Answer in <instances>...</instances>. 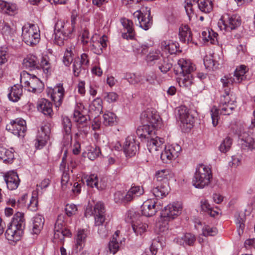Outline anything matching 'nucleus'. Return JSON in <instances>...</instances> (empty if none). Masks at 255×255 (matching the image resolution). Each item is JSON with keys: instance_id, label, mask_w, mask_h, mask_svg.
Returning <instances> with one entry per match:
<instances>
[{"instance_id": "19", "label": "nucleus", "mask_w": 255, "mask_h": 255, "mask_svg": "<svg viewBox=\"0 0 255 255\" xmlns=\"http://www.w3.org/2000/svg\"><path fill=\"white\" fill-rule=\"evenodd\" d=\"M4 179L8 189L13 190L18 187L20 180L16 172L13 171L7 172L4 175Z\"/></svg>"}, {"instance_id": "57", "label": "nucleus", "mask_w": 255, "mask_h": 255, "mask_svg": "<svg viewBox=\"0 0 255 255\" xmlns=\"http://www.w3.org/2000/svg\"><path fill=\"white\" fill-rule=\"evenodd\" d=\"M109 248L111 253L113 254H116L119 250V243L115 237H113L112 240L111 241L109 244Z\"/></svg>"}, {"instance_id": "38", "label": "nucleus", "mask_w": 255, "mask_h": 255, "mask_svg": "<svg viewBox=\"0 0 255 255\" xmlns=\"http://www.w3.org/2000/svg\"><path fill=\"white\" fill-rule=\"evenodd\" d=\"M103 123L106 126H113L117 123V117L115 114L108 112L103 115Z\"/></svg>"}, {"instance_id": "1", "label": "nucleus", "mask_w": 255, "mask_h": 255, "mask_svg": "<svg viewBox=\"0 0 255 255\" xmlns=\"http://www.w3.org/2000/svg\"><path fill=\"white\" fill-rule=\"evenodd\" d=\"M141 120L143 125L138 128L136 130L137 135L147 140V147L150 152L161 149L164 140L155 134V130L162 126L159 115L156 113L146 111L142 114Z\"/></svg>"}, {"instance_id": "25", "label": "nucleus", "mask_w": 255, "mask_h": 255, "mask_svg": "<svg viewBox=\"0 0 255 255\" xmlns=\"http://www.w3.org/2000/svg\"><path fill=\"white\" fill-rule=\"evenodd\" d=\"M179 37L181 41L189 43L192 42V34L187 25H182L179 29Z\"/></svg>"}, {"instance_id": "23", "label": "nucleus", "mask_w": 255, "mask_h": 255, "mask_svg": "<svg viewBox=\"0 0 255 255\" xmlns=\"http://www.w3.org/2000/svg\"><path fill=\"white\" fill-rule=\"evenodd\" d=\"M170 187L168 183H158L152 190L153 194L157 198H163L169 193Z\"/></svg>"}, {"instance_id": "41", "label": "nucleus", "mask_w": 255, "mask_h": 255, "mask_svg": "<svg viewBox=\"0 0 255 255\" xmlns=\"http://www.w3.org/2000/svg\"><path fill=\"white\" fill-rule=\"evenodd\" d=\"M102 109V101L100 98H97L90 105L89 111L90 113L94 112L95 116H97L101 113Z\"/></svg>"}, {"instance_id": "61", "label": "nucleus", "mask_w": 255, "mask_h": 255, "mask_svg": "<svg viewBox=\"0 0 255 255\" xmlns=\"http://www.w3.org/2000/svg\"><path fill=\"white\" fill-rule=\"evenodd\" d=\"M104 99L109 103L114 102L117 101L118 96L117 93L115 92H109L105 94Z\"/></svg>"}, {"instance_id": "36", "label": "nucleus", "mask_w": 255, "mask_h": 255, "mask_svg": "<svg viewBox=\"0 0 255 255\" xmlns=\"http://www.w3.org/2000/svg\"><path fill=\"white\" fill-rule=\"evenodd\" d=\"M156 66L162 73L165 74L170 70L172 64L168 57L163 56L162 58H160V61Z\"/></svg>"}, {"instance_id": "9", "label": "nucleus", "mask_w": 255, "mask_h": 255, "mask_svg": "<svg viewBox=\"0 0 255 255\" xmlns=\"http://www.w3.org/2000/svg\"><path fill=\"white\" fill-rule=\"evenodd\" d=\"M67 25L64 21L58 20L56 22L54 27L55 42L60 46L63 44L64 40L71 33V29L67 28Z\"/></svg>"}, {"instance_id": "43", "label": "nucleus", "mask_w": 255, "mask_h": 255, "mask_svg": "<svg viewBox=\"0 0 255 255\" xmlns=\"http://www.w3.org/2000/svg\"><path fill=\"white\" fill-rule=\"evenodd\" d=\"M60 217L59 216L55 225L54 238L55 240H58L61 243H63L64 240V237L62 232L60 230V225H61V222L59 219Z\"/></svg>"}, {"instance_id": "47", "label": "nucleus", "mask_w": 255, "mask_h": 255, "mask_svg": "<svg viewBox=\"0 0 255 255\" xmlns=\"http://www.w3.org/2000/svg\"><path fill=\"white\" fill-rule=\"evenodd\" d=\"M37 193L36 191L32 192V196L28 205V208L31 211H36L38 207Z\"/></svg>"}, {"instance_id": "13", "label": "nucleus", "mask_w": 255, "mask_h": 255, "mask_svg": "<svg viewBox=\"0 0 255 255\" xmlns=\"http://www.w3.org/2000/svg\"><path fill=\"white\" fill-rule=\"evenodd\" d=\"M221 19L223 26H220L221 28L224 29L226 31H231L238 28L241 25V17L236 14L230 15L226 14Z\"/></svg>"}, {"instance_id": "33", "label": "nucleus", "mask_w": 255, "mask_h": 255, "mask_svg": "<svg viewBox=\"0 0 255 255\" xmlns=\"http://www.w3.org/2000/svg\"><path fill=\"white\" fill-rule=\"evenodd\" d=\"M23 64L24 66L30 70L35 69H39V62L37 58L34 55H29L24 58Z\"/></svg>"}, {"instance_id": "7", "label": "nucleus", "mask_w": 255, "mask_h": 255, "mask_svg": "<svg viewBox=\"0 0 255 255\" xmlns=\"http://www.w3.org/2000/svg\"><path fill=\"white\" fill-rule=\"evenodd\" d=\"M20 82L28 91L34 93H40L43 88L42 82L38 78L25 72L21 75Z\"/></svg>"}, {"instance_id": "20", "label": "nucleus", "mask_w": 255, "mask_h": 255, "mask_svg": "<svg viewBox=\"0 0 255 255\" xmlns=\"http://www.w3.org/2000/svg\"><path fill=\"white\" fill-rule=\"evenodd\" d=\"M105 210L104 204L98 202L95 205V224L96 226L103 225L105 221Z\"/></svg>"}, {"instance_id": "48", "label": "nucleus", "mask_w": 255, "mask_h": 255, "mask_svg": "<svg viewBox=\"0 0 255 255\" xmlns=\"http://www.w3.org/2000/svg\"><path fill=\"white\" fill-rule=\"evenodd\" d=\"M204 64L205 67L209 70H214L218 68V65L216 61L212 57L206 56L204 59Z\"/></svg>"}, {"instance_id": "58", "label": "nucleus", "mask_w": 255, "mask_h": 255, "mask_svg": "<svg viewBox=\"0 0 255 255\" xmlns=\"http://www.w3.org/2000/svg\"><path fill=\"white\" fill-rule=\"evenodd\" d=\"M63 129L64 131L65 132V133L69 136L71 133V126L72 124L69 120L67 117L64 118L63 119Z\"/></svg>"}, {"instance_id": "5", "label": "nucleus", "mask_w": 255, "mask_h": 255, "mask_svg": "<svg viewBox=\"0 0 255 255\" xmlns=\"http://www.w3.org/2000/svg\"><path fill=\"white\" fill-rule=\"evenodd\" d=\"M22 37L23 41L27 45H36L40 40V30L38 27L33 24H25L22 28Z\"/></svg>"}, {"instance_id": "15", "label": "nucleus", "mask_w": 255, "mask_h": 255, "mask_svg": "<svg viewBox=\"0 0 255 255\" xmlns=\"http://www.w3.org/2000/svg\"><path fill=\"white\" fill-rule=\"evenodd\" d=\"M50 130L47 126H42L38 131L35 139V146L36 149H41L49 138Z\"/></svg>"}, {"instance_id": "26", "label": "nucleus", "mask_w": 255, "mask_h": 255, "mask_svg": "<svg viewBox=\"0 0 255 255\" xmlns=\"http://www.w3.org/2000/svg\"><path fill=\"white\" fill-rule=\"evenodd\" d=\"M0 10L8 15H13L17 13L18 8L15 3L0 0Z\"/></svg>"}, {"instance_id": "50", "label": "nucleus", "mask_w": 255, "mask_h": 255, "mask_svg": "<svg viewBox=\"0 0 255 255\" xmlns=\"http://www.w3.org/2000/svg\"><path fill=\"white\" fill-rule=\"evenodd\" d=\"M127 197H128V196H127V193L121 191H117L115 193L114 200L117 203H126L129 202L128 199L127 198Z\"/></svg>"}, {"instance_id": "34", "label": "nucleus", "mask_w": 255, "mask_h": 255, "mask_svg": "<svg viewBox=\"0 0 255 255\" xmlns=\"http://www.w3.org/2000/svg\"><path fill=\"white\" fill-rule=\"evenodd\" d=\"M177 242L180 245L190 246H193L195 241V236L191 233H187L180 238H177Z\"/></svg>"}, {"instance_id": "11", "label": "nucleus", "mask_w": 255, "mask_h": 255, "mask_svg": "<svg viewBox=\"0 0 255 255\" xmlns=\"http://www.w3.org/2000/svg\"><path fill=\"white\" fill-rule=\"evenodd\" d=\"M177 115L183 125H185L187 129H191L194 123V117L191 111L185 106L177 108Z\"/></svg>"}, {"instance_id": "27", "label": "nucleus", "mask_w": 255, "mask_h": 255, "mask_svg": "<svg viewBox=\"0 0 255 255\" xmlns=\"http://www.w3.org/2000/svg\"><path fill=\"white\" fill-rule=\"evenodd\" d=\"M121 23L127 31V33H123V37L126 39H132L134 35L132 21L125 18L121 19Z\"/></svg>"}, {"instance_id": "2", "label": "nucleus", "mask_w": 255, "mask_h": 255, "mask_svg": "<svg viewBox=\"0 0 255 255\" xmlns=\"http://www.w3.org/2000/svg\"><path fill=\"white\" fill-rule=\"evenodd\" d=\"M236 106L235 101L232 100L230 96V90L225 89V95L221 96L219 109L214 106L211 109L213 126L216 127L218 124L219 111L221 114L229 115L232 113Z\"/></svg>"}, {"instance_id": "8", "label": "nucleus", "mask_w": 255, "mask_h": 255, "mask_svg": "<svg viewBox=\"0 0 255 255\" xmlns=\"http://www.w3.org/2000/svg\"><path fill=\"white\" fill-rule=\"evenodd\" d=\"M163 205L158 199H148L141 206V212L146 217H151L162 209Z\"/></svg>"}, {"instance_id": "55", "label": "nucleus", "mask_w": 255, "mask_h": 255, "mask_svg": "<svg viewBox=\"0 0 255 255\" xmlns=\"http://www.w3.org/2000/svg\"><path fill=\"white\" fill-rule=\"evenodd\" d=\"M125 78L131 84H135L140 81V77L133 73H127Z\"/></svg>"}, {"instance_id": "52", "label": "nucleus", "mask_w": 255, "mask_h": 255, "mask_svg": "<svg viewBox=\"0 0 255 255\" xmlns=\"http://www.w3.org/2000/svg\"><path fill=\"white\" fill-rule=\"evenodd\" d=\"M73 52L72 48H67L64 53L63 57V63L65 66H68L73 61Z\"/></svg>"}, {"instance_id": "3", "label": "nucleus", "mask_w": 255, "mask_h": 255, "mask_svg": "<svg viewBox=\"0 0 255 255\" xmlns=\"http://www.w3.org/2000/svg\"><path fill=\"white\" fill-rule=\"evenodd\" d=\"M25 220L24 214L20 212L15 213L10 225L5 233L7 240L16 242L21 239L25 228Z\"/></svg>"}, {"instance_id": "24", "label": "nucleus", "mask_w": 255, "mask_h": 255, "mask_svg": "<svg viewBox=\"0 0 255 255\" xmlns=\"http://www.w3.org/2000/svg\"><path fill=\"white\" fill-rule=\"evenodd\" d=\"M85 111L86 110L85 109L82 104L80 103L77 105L73 114V119L75 122L83 124L87 120V117L85 115L86 113Z\"/></svg>"}, {"instance_id": "53", "label": "nucleus", "mask_w": 255, "mask_h": 255, "mask_svg": "<svg viewBox=\"0 0 255 255\" xmlns=\"http://www.w3.org/2000/svg\"><path fill=\"white\" fill-rule=\"evenodd\" d=\"M101 153V150L99 147H92L88 152V157L91 160H94L98 157Z\"/></svg>"}, {"instance_id": "18", "label": "nucleus", "mask_w": 255, "mask_h": 255, "mask_svg": "<svg viewBox=\"0 0 255 255\" xmlns=\"http://www.w3.org/2000/svg\"><path fill=\"white\" fill-rule=\"evenodd\" d=\"M195 68L192 63L183 58L178 60L177 64L175 65V71L176 74H191Z\"/></svg>"}, {"instance_id": "60", "label": "nucleus", "mask_w": 255, "mask_h": 255, "mask_svg": "<svg viewBox=\"0 0 255 255\" xmlns=\"http://www.w3.org/2000/svg\"><path fill=\"white\" fill-rule=\"evenodd\" d=\"M14 30L8 24L4 22L2 24L1 33L3 35L9 36L12 34Z\"/></svg>"}, {"instance_id": "28", "label": "nucleus", "mask_w": 255, "mask_h": 255, "mask_svg": "<svg viewBox=\"0 0 255 255\" xmlns=\"http://www.w3.org/2000/svg\"><path fill=\"white\" fill-rule=\"evenodd\" d=\"M0 159L5 163H11L14 159L13 149H8L0 146Z\"/></svg>"}, {"instance_id": "22", "label": "nucleus", "mask_w": 255, "mask_h": 255, "mask_svg": "<svg viewBox=\"0 0 255 255\" xmlns=\"http://www.w3.org/2000/svg\"><path fill=\"white\" fill-rule=\"evenodd\" d=\"M37 108L45 115L51 117L53 114L52 104L46 99H41L38 101Z\"/></svg>"}, {"instance_id": "63", "label": "nucleus", "mask_w": 255, "mask_h": 255, "mask_svg": "<svg viewBox=\"0 0 255 255\" xmlns=\"http://www.w3.org/2000/svg\"><path fill=\"white\" fill-rule=\"evenodd\" d=\"M103 48L101 46L100 43L94 42L92 45L91 49L96 54L100 55L103 53Z\"/></svg>"}, {"instance_id": "40", "label": "nucleus", "mask_w": 255, "mask_h": 255, "mask_svg": "<svg viewBox=\"0 0 255 255\" xmlns=\"http://www.w3.org/2000/svg\"><path fill=\"white\" fill-rule=\"evenodd\" d=\"M218 34L212 30L206 29L202 32V38L205 41H210L212 44H215L217 41Z\"/></svg>"}, {"instance_id": "37", "label": "nucleus", "mask_w": 255, "mask_h": 255, "mask_svg": "<svg viewBox=\"0 0 255 255\" xmlns=\"http://www.w3.org/2000/svg\"><path fill=\"white\" fill-rule=\"evenodd\" d=\"M163 56L160 52L157 51H150L146 56V61L150 65H156L160 60V58H162Z\"/></svg>"}, {"instance_id": "14", "label": "nucleus", "mask_w": 255, "mask_h": 255, "mask_svg": "<svg viewBox=\"0 0 255 255\" xmlns=\"http://www.w3.org/2000/svg\"><path fill=\"white\" fill-rule=\"evenodd\" d=\"M148 15L147 17L139 10L136 11L133 13V15L135 19H137L138 23L136 25L143 29L144 30L148 29L152 24V17L150 16V10H148Z\"/></svg>"}, {"instance_id": "17", "label": "nucleus", "mask_w": 255, "mask_h": 255, "mask_svg": "<svg viewBox=\"0 0 255 255\" xmlns=\"http://www.w3.org/2000/svg\"><path fill=\"white\" fill-rule=\"evenodd\" d=\"M239 142L242 150L244 151H252L255 149V139L247 133H244L240 136Z\"/></svg>"}, {"instance_id": "29", "label": "nucleus", "mask_w": 255, "mask_h": 255, "mask_svg": "<svg viewBox=\"0 0 255 255\" xmlns=\"http://www.w3.org/2000/svg\"><path fill=\"white\" fill-rule=\"evenodd\" d=\"M177 81L180 87H184L187 88L190 87L193 83L192 75L191 74H178Z\"/></svg>"}, {"instance_id": "10", "label": "nucleus", "mask_w": 255, "mask_h": 255, "mask_svg": "<svg viewBox=\"0 0 255 255\" xmlns=\"http://www.w3.org/2000/svg\"><path fill=\"white\" fill-rule=\"evenodd\" d=\"M182 206L178 203H173L165 206L161 212L160 216L165 221H169L178 216L181 213Z\"/></svg>"}, {"instance_id": "62", "label": "nucleus", "mask_w": 255, "mask_h": 255, "mask_svg": "<svg viewBox=\"0 0 255 255\" xmlns=\"http://www.w3.org/2000/svg\"><path fill=\"white\" fill-rule=\"evenodd\" d=\"M77 208L75 205L67 204L65 207V212L68 216H71L76 213Z\"/></svg>"}, {"instance_id": "56", "label": "nucleus", "mask_w": 255, "mask_h": 255, "mask_svg": "<svg viewBox=\"0 0 255 255\" xmlns=\"http://www.w3.org/2000/svg\"><path fill=\"white\" fill-rule=\"evenodd\" d=\"M160 158L163 162L166 163H169L172 160L174 159L171 155L170 153L167 151V149L165 147L164 148V150L161 153Z\"/></svg>"}, {"instance_id": "49", "label": "nucleus", "mask_w": 255, "mask_h": 255, "mask_svg": "<svg viewBox=\"0 0 255 255\" xmlns=\"http://www.w3.org/2000/svg\"><path fill=\"white\" fill-rule=\"evenodd\" d=\"M147 227V224L139 222L132 225V230L136 235H141L146 230Z\"/></svg>"}, {"instance_id": "4", "label": "nucleus", "mask_w": 255, "mask_h": 255, "mask_svg": "<svg viewBox=\"0 0 255 255\" xmlns=\"http://www.w3.org/2000/svg\"><path fill=\"white\" fill-rule=\"evenodd\" d=\"M212 178L211 169L204 164H199L196 168L192 185L196 188L203 189L210 184Z\"/></svg>"}, {"instance_id": "6", "label": "nucleus", "mask_w": 255, "mask_h": 255, "mask_svg": "<svg viewBox=\"0 0 255 255\" xmlns=\"http://www.w3.org/2000/svg\"><path fill=\"white\" fill-rule=\"evenodd\" d=\"M247 71L248 69L246 66L241 65L239 67L236 68L233 77L225 76L221 78V82L223 88H225L224 91L225 92V89H229L230 91V85L234 83H240L245 80L247 79L246 74Z\"/></svg>"}, {"instance_id": "64", "label": "nucleus", "mask_w": 255, "mask_h": 255, "mask_svg": "<svg viewBox=\"0 0 255 255\" xmlns=\"http://www.w3.org/2000/svg\"><path fill=\"white\" fill-rule=\"evenodd\" d=\"M179 44L178 43L170 41L168 49V53L170 54H175L179 50Z\"/></svg>"}, {"instance_id": "45", "label": "nucleus", "mask_w": 255, "mask_h": 255, "mask_svg": "<svg viewBox=\"0 0 255 255\" xmlns=\"http://www.w3.org/2000/svg\"><path fill=\"white\" fill-rule=\"evenodd\" d=\"M165 147L174 159L178 156L181 150V146L177 144L166 146Z\"/></svg>"}, {"instance_id": "31", "label": "nucleus", "mask_w": 255, "mask_h": 255, "mask_svg": "<svg viewBox=\"0 0 255 255\" xmlns=\"http://www.w3.org/2000/svg\"><path fill=\"white\" fill-rule=\"evenodd\" d=\"M173 173L167 169L159 170L156 173V178L159 183H168V180L173 177Z\"/></svg>"}, {"instance_id": "51", "label": "nucleus", "mask_w": 255, "mask_h": 255, "mask_svg": "<svg viewBox=\"0 0 255 255\" xmlns=\"http://www.w3.org/2000/svg\"><path fill=\"white\" fill-rule=\"evenodd\" d=\"M232 144V140L231 139V138L227 137L222 142L220 146L219 147V150L222 152L226 153L230 149Z\"/></svg>"}, {"instance_id": "21", "label": "nucleus", "mask_w": 255, "mask_h": 255, "mask_svg": "<svg viewBox=\"0 0 255 255\" xmlns=\"http://www.w3.org/2000/svg\"><path fill=\"white\" fill-rule=\"evenodd\" d=\"M64 89L62 84L59 83L53 89L51 94L52 100L55 103L56 107H59L62 102Z\"/></svg>"}, {"instance_id": "54", "label": "nucleus", "mask_w": 255, "mask_h": 255, "mask_svg": "<svg viewBox=\"0 0 255 255\" xmlns=\"http://www.w3.org/2000/svg\"><path fill=\"white\" fill-rule=\"evenodd\" d=\"M8 53L6 47H1L0 49V66L7 61Z\"/></svg>"}, {"instance_id": "30", "label": "nucleus", "mask_w": 255, "mask_h": 255, "mask_svg": "<svg viewBox=\"0 0 255 255\" xmlns=\"http://www.w3.org/2000/svg\"><path fill=\"white\" fill-rule=\"evenodd\" d=\"M44 219L41 215H36L32 220V233L35 234H39L43 228Z\"/></svg>"}, {"instance_id": "46", "label": "nucleus", "mask_w": 255, "mask_h": 255, "mask_svg": "<svg viewBox=\"0 0 255 255\" xmlns=\"http://www.w3.org/2000/svg\"><path fill=\"white\" fill-rule=\"evenodd\" d=\"M87 185L93 188L95 187L98 190H102L103 188L99 186L98 179L97 175H91L86 180Z\"/></svg>"}, {"instance_id": "42", "label": "nucleus", "mask_w": 255, "mask_h": 255, "mask_svg": "<svg viewBox=\"0 0 255 255\" xmlns=\"http://www.w3.org/2000/svg\"><path fill=\"white\" fill-rule=\"evenodd\" d=\"M199 8L205 13L210 12L212 9V2L211 0H200L198 1Z\"/></svg>"}, {"instance_id": "39", "label": "nucleus", "mask_w": 255, "mask_h": 255, "mask_svg": "<svg viewBox=\"0 0 255 255\" xmlns=\"http://www.w3.org/2000/svg\"><path fill=\"white\" fill-rule=\"evenodd\" d=\"M143 189L139 186H132L127 193V198L130 202L136 197L139 196L143 193Z\"/></svg>"}, {"instance_id": "35", "label": "nucleus", "mask_w": 255, "mask_h": 255, "mask_svg": "<svg viewBox=\"0 0 255 255\" xmlns=\"http://www.w3.org/2000/svg\"><path fill=\"white\" fill-rule=\"evenodd\" d=\"M86 237L87 234L85 231L82 230L78 231L75 244L77 252L80 251L83 249Z\"/></svg>"}, {"instance_id": "44", "label": "nucleus", "mask_w": 255, "mask_h": 255, "mask_svg": "<svg viewBox=\"0 0 255 255\" xmlns=\"http://www.w3.org/2000/svg\"><path fill=\"white\" fill-rule=\"evenodd\" d=\"M85 66H83L80 61L79 58L75 59L73 64V73L75 76H78L83 71L85 70Z\"/></svg>"}, {"instance_id": "32", "label": "nucleus", "mask_w": 255, "mask_h": 255, "mask_svg": "<svg viewBox=\"0 0 255 255\" xmlns=\"http://www.w3.org/2000/svg\"><path fill=\"white\" fill-rule=\"evenodd\" d=\"M22 94V88L21 86L15 85L11 87L10 91L8 94V98L10 101L15 102L18 101Z\"/></svg>"}, {"instance_id": "12", "label": "nucleus", "mask_w": 255, "mask_h": 255, "mask_svg": "<svg viewBox=\"0 0 255 255\" xmlns=\"http://www.w3.org/2000/svg\"><path fill=\"white\" fill-rule=\"evenodd\" d=\"M7 130L18 137H23L26 130V122L22 119H16L6 127Z\"/></svg>"}, {"instance_id": "59", "label": "nucleus", "mask_w": 255, "mask_h": 255, "mask_svg": "<svg viewBox=\"0 0 255 255\" xmlns=\"http://www.w3.org/2000/svg\"><path fill=\"white\" fill-rule=\"evenodd\" d=\"M203 235L205 236H213L217 234V230L216 228H212L208 226H205L202 229Z\"/></svg>"}, {"instance_id": "16", "label": "nucleus", "mask_w": 255, "mask_h": 255, "mask_svg": "<svg viewBox=\"0 0 255 255\" xmlns=\"http://www.w3.org/2000/svg\"><path fill=\"white\" fill-rule=\"evenodd\" d=\"M138 148V142L135 140L134 137L128 136L124 145V151L127 156L130 157L134 156L137 152Z\"/></svg>"}]
</instances>
